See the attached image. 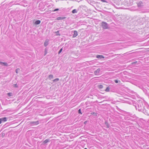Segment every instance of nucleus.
<instances>
[{"label": "nucleus", "mask_w": 149, "mask_h": 149, "mask_svg": "<svg viewBox=\"0 0 149 149\" xmlns=\"http://www.w3.org/2000/svg\"><path fill=\"white\" fill-rule=\"evenodd\" d=\"M102 28L104 29H107L108 28V24L106 22H102Z\"/></svg>", "instance_id": "obj_1"}, {"label": "nucleus", "mask_w": 149, "mask_h": 149, "mask_svg": "<svg viewBox=\"0 0 149 149\" xmlns=\"http://www.w3.org/2000/svg\"><path fill=\"white\" fill-rule=\"evenodd\" d=\"M100 68H98L97 70H95L94 72V74L95 75H97L99 73L100 71Z\"/></svg>", "instance_id": "obj_2"}, {"label": "nucleus", "mask_w": 149, "mask_h": 149, "mask_svg": "<svg viewBox=\"0 0 149 149\" xmlns=\"http://www.w3.org/2000/svg\"><path fill=\"white\" fill-rule=\"evenodd\" d=\"M39 123V122L38 121H31L30 122V124L31 125H37Z\"/></svg>", "instance_id": "obj_3"}, {"label": "nucleus", "mask_w": 149, "mask_h": 149, "mask_svg": "<svg viewBox=\"0 0 149 149\" xmlns=\"http://www.w3.org/2000/svg\"><path fill=\"white\" fill-rule=\"evenodd\" d=\"M0 120H1L2 123L6 122L7 121V118L6 117L0 118Z\"/></svg>", "instance_id": "obj_4"}, {"label": "nucleus", "mask_w": 149, "mask_h": 149, "mask_svg": "<svg viewBox=\"0 0 149 149\" xmlns=\"http://www.w3.org/2000/svg\"><path fill=\"white\" fill-rule=\"evenodd\" d=\"M96 57L98 58L102 59L104 58V56L102 55H97V56Z\"/></svg>", "instance_id": "obj_5"}, {"label": "nucleus", "mask_w": 149, "mask_h": 149, "mask_svg": "<svg viewBox=\"0 0 149 149\" xmlns=\"http://www.w3.org/2000/svg\"><path fill=\"white\" fill-rule=\"evenodd\" d=\"M77 31H74V34L73 35V37H75L77 35Z\"/></svg>", "instance_id": "obj_6"}, {"label": "nucleus", "mask_w": 149, "mask_h": 149, "mask_svg": "<svg viewBox=\"0 0 149 149\" xmlns=\"http://www.w3.org/2000/svg\"><path fill=\"white\" fill-rule=\"evenodd\" d=\"M66 18L65 17H58L57 18V20L64 19Z\"/></svg>", "instance_id": "obj_7"}, {"label": "nucleus", "mask_w": 149, "mask_h": 149, "mask_svg": "<svg viewBox=\"0 0 149 149\" xmlns=\"http://www.w3.org/2000/svg\"><path fill=\"white\" fill-rule=\"evenodd\" d=\"M143 3L142 2L140 1L138 3V7H141L143 6Z\"/></svg>", "instance_id": "obj_8"}, {"label": "nucleus", "mask_w": 149, "mask_h": 149, "mask_svg": "<svg viewBox=\"0 0 149 149\" xmlns=\"http://www.w3.org/2000/svg\"><path fill=\"white\" fill-rule=\"evenodd\" d=\"M40 23V21L39 20H37L35 21V24L38 25Z\"/></svg>", "instance_id": "obj_9"}, {"label": "nucleus", "mask_w": 149, "mask_h": 149, "mask_svg": "<svg viewBox=\"0 0 149 149\" xmlns=\"http://www.w3.org/2000/svg\"><path fill=\"white\" fill-rule=\"evenodd\" d=\"M105 124L107 128H109V125L108 124V123L107 121H105Z\"/></svg>", "instance_id": "obj_10"}, {"label": "nucleus", "mask_w": 149, "mask_h": 149, "mask_svg": "<svg viewBox=\"0 0 149 149\" xmlns=\"http://www.w3.org/2000/svg\"><path fill=\"white\" fill-rule=\"evenodd\" d=\"M53 76L52 75L50 74L49 76L48 77L49 79H51L53 78Z\"/></svg>", "instance_id": "obj_11"}, {"label": "nucleus", "mask_w": 149, "mask_h": 149, "mask_svg": "<svg viewBox=\"0 0 149 149\" xmlns=\"http://www.w3.org/2000/svg\"><path fill=\"white\" fill-rule=\"evenodd\" d=\"M59 80V79L58 78H57L56 79L53 80V81L54 82H57Z\"/></svg>", "instance_id": "obj_12"}, {"label": "nucleus", "mask_w": 149, "mask_h": 149, "mask_svg": "<svg viewBox=\"0 0 149 149\" xmlns=\"http://www.w3.org/2000/svg\"><path fill=\"white\" fill-rule=\"evenodd\" d=\"M7 95L9 97H11L12 96V93H7Z\"/></svg>", "instance_id": "obj_13"}, {"label": "nucleus", "mask_w": 149, "mask_h": 149, "mask_svg": "<svg viewBox=\"0 0 149 149\" xmlns=\"http://www.w3.org/2000/svg\"><path fill=\"white\" fill-rule=\"evenodd\" d=\"M77 11L76 9H74L72 11V13H77Z\"/></svg>", "instance_id": "obj_14"}, {"label": "nucleus", "mask_w": 149, "mask_h": 149, "mask_svg": "<svg viewBox=\"0 0 149 149\" xmlns=\"http://www.w3.org/2000/svg\"><path fill=\"white\" fill-rule=\"evenodd\" d=\"M98 87L99 88L101 89V88H103V86L102 85H100L98 86Z\"/></svg>", "instance_id": "obj_15"}, {"label": "nucleus", "mask_w": 149, "mask_h": 149, "mask_svg": "<svg viewBox=\"0 0 149 149\" xmlns=\"http://www.w3.org/2000/svg\"><path fill=\"white\" fill-rule=\"evenodd\" d=\"M105 91L106 92H109V86L106 88V89L105 90Z\"/></svg>", "instance_id": "obj_16"}, {"label": "nucleus", "mask_w": 149, "mask_h": 149, "mask_svg": "<svg viewBox=\"0 0 149 149\" xmlns=\"http://www.w3.org/2000/svg\"><path fill=\"white\" fill-rule=\"evenodd\" d=\"M3 65L4 66H8V63H6V62L3 63Z\"/></svg>", "instance_id": "obj_17"}, {"label": "nucleus", "mask_w": 149, "mask_h": 149, "mask_svg": "<svg viewBox=\"0 0 149 149\" xmlns=\"http://www.w3.org/2000/svg\"><path fill=\"white\" fill-rule=\"evenodd\" d=\"M46 109L45 110V111L43 112L44 113H43V115H47V111H46Z\"/></svg>", "instance_id": "obj_18"}, {"label": "nucleus", "mask_w": 149, "mask_h": 149, "mask_svg": "<svg viewBox=\"0 0 149 149\" xmlns=\"http://www.w3.org/2000/svg\"><path fill=\"white\" fill-rule=\"evenodd\" d=\"M13 87H14L15 88H17L18 87V86L17 84H15L13 85Z\"/></svg>", "instance_id": "obj_19"}, {"label": "nucleus", "mask_w": 149, "mask_h": 149, "mask_svg": "<svg viewBox=\"0 0 149 149\" xmlns=\"http://www.w3.org/2000/svg\"><path fill=\"white\" fill-rule=\"evenodd\" d=\"M56 35L57 36L59 35L60 36V34H59V31H58L57 32H56Z\"/></svg>", "instance_id": "obj_20"}, {"label": "nucleus", "mask_w": 149, "mask_h": 149, "mask_svg": "<svg viewBox=\"0 0 149 149\" xmlns=\"http://www.w3.org/2000/svg\"><path fill=\"white\" fill-rule=\"evenodd\" d=\"M62 50H63V49L62 48H61L60 50L59 51H58V54H59L62 52Z\"/></svg>", "instance_id": "obj_21"}, {"label": "nucleus", "mask_w": 149, "mask_h": 149, "mask_svg": "<svg viewBox=\"0 0 149 149\" xmlns=\"http://www.w3.org/2000/svg\"><path fill=\"white\" fill-rule=\"evenodd\" d=\"M19 70V68L15 70V72L16 73H18V72Z\"/></svg>", "instance_id": "obj_22"}, {"label": "nucleus", "mask_w": 149, "mask_h": 149, "mask_svg": "<svg viewBox=\"0 0 149 149\" xmlns=\"http://www.w3.org/2000/svg\"><path fill=\"white\" fill-rule=\"evenodd\" d=\"M44 45L45 47L47 46V40H45L44 44Z\"/></svg>", "instance_id": "obj_23"}, {"label": "nucleus", "mask_w": 149, "mask_h": 149, "mask_svg": "<svg viewBox=\"0 0 149 149\" xmlns=\"http://www.w3.org/2000/svg\"><path fill=\"white\" fill-rule=\"evenodd\" d=\"M78 113H80V114H82L81 112V109H79V110H78Z\"/></svg>", "instance_id": "obj_24"}, {"label": "nucleus", "mask_w": 149, "mask_h": 149, "mask_svg": "<svg viewBox=\"0 0 149 149\" xmlns=\"http://www.w3.org/2000/svg\"><path fill=\"white\" fill-rule=\"evenodd\" d=\"M58 10H59V9H58V8H56V9H55V10H52V11H56Z\"/></svg>", "instance_id": "obj_25"}, {"label": "nucleus", "mask_w": 149, "mask_h": 149, "mask_svg": "<svg viewBox=\"0 0 149 149\" xmlns=\"http://www.w3.org/2000/svg\"><path fill=\"white\" fill-rule=\"evenodd\" d=\"M101 1L103 2H107V1L105 0H101Z\"/></svg>", "instance_id": "obj_26"}, {"label": "nucleus", "mask_w": 149, "mask_h": 149, "mask_svg": "<svg viewBox=\"0 0 149 149\" xmlns=\"http://www.w3.org/2000/svg\"><path fill=\"white\" fill-rule=\"evenodd\" d=\"M47 54V48H45V55Z\"/></svg>", "instance_id": "obj_27"}, {"label": "nucleus", "mask_w": 149, "mask_h": 149, "mask_svg": "<svg viewBox=\"0 0 149 149\" xmlns=\"http://www.w3.org/2000/svg\"><path fill=\"white\" fill-rule=\"evenodd\" d=\"M115 82L116 83H118V80H115Z\"/></svg>", "instance_id": "obj_28"}, {"label": "nucleus", "mask_w": 149, "mask_h": 149, "mask_svg": "<svg viewBox=\"0 0 149 149\" xmlns=\"http://www.w3.org/2000/svg\"><path fill=\"white\" fill-rule=\"evenodd\" d=\"M43 143H45V144L46 143H47V139L45 140L43 142Z\"/></svg>", "instance_id": "obj_29"}, {"label": "nucleus", "mask_w": 149, "mask_h": 149, "mask_svg": "<svg viewBox=\"0 0 149 149\" xmlns=\"http://www.w3.org/2000/svg\"><path fill=\"white\" fill-rule=\"evenodd\" d=\"M3 63L4 62L0 61V64L1 65H3Z\"/></svg>", "instance_id": "obj_30"}, {"label": "nucleus", "mask_w": 149, "mask_h": 149, "mask_svg": "<svg viewBox=\"0 0 149 149\" xmlns=\"http://www.w3.org/2000/svg\"><path fill=\"white\" fill-rule=\"evenodd\" d=\"M91 114H94V115H95L96 114V113L95 112H92L91 113Z\"/></svg>", "instance_id": "obj_31"}, {"label": "nucleus", "mask_w": 149, "mask_h": 149, "mask_svg": "<svg viewBox=\"0 0 149 149\" xmlns=\"http://www.w3.org/2000/svg\"><path fill=\"white\" fill-rule=\"evenodd\" d=\"M4 135H5V134L4 133H3L2 134V136H4Z\"/></svg>", "instance_id": "obj_32"}, {"label": "nucleus", "mask_w": 149, "mask_h": 149, "mask_svg": "<svg viewBox=\"0 0 149 149\" xmlns=\"http://www.w3.org/2000/svg\"><path fill=\"white\" fill-rule=\"evenodd\" d=\"M137 62V61L134 62L132 63V64H135V63H136Z\"/></svg>", "instance_id": "obj_33"}, {"label": "nucleus", "mask_w": 149, "mask_h": 149, "mask_svg": "<svg viewBox=\"0 0 149 149\" xmlns=\"http://www.w3.org/2000/svg\"><path fill=\"white\" fill-rule=\"evenodd\" d=\"M47 142H48V140L47 139Z\"/></svg>", "instance_id": "obj_34"}, {"label": "nucleus", "mask_w": 149, "mask_h": 149, "mask_svg": "<svg viewBox=\"0 0 149 149\" xmlns=\"http://www.w3.org/2000/svg\"><path fill=\"white\" fill-rule=\"evenodd\" d=\"M84 149H87L86 148H85Z\"/></svg>", "instance_id": "obj_35"}, {"label": "nucleus", "mask_w": 149, "mask_h": 149, "mask_svg": "<svg viewBox=\"0 0 149 149\" xmlns=\"http://www.w3.org/2000/svg\"><path fill=\"white\" fill-rule=\"evenodd\" d=\"M49 108L48 109V110H49Z\"/></svg>", "instance_id": "obj_36"}, {"label": "nucleus", "mask_w": 149, "mask_h": 149, "mask_svg": "<svg viewBox=\"0 0 149 149\" xmlns=\"http://www.w3.org/2000/svg\"><path fill=\"white\" fill-rule=\"evenodd\" d=\"M84 123H86V121L84 122Z\"/></svg>", "instance_id": "obj_37"}, {"label": "nucleus", "mask_w": 149, "mask_h": 149, "mask_svg": "<svg viewBox=\"0 0 149 149\" xmlns=\"http://www.w3.org/2000/svg\"><path fill=\"white\" fill-rule=\"evenodd\" d=\"M84 123H86V121L84 122Z\"/></svg>", "instance_id": "obj_38"}]
</instances>
